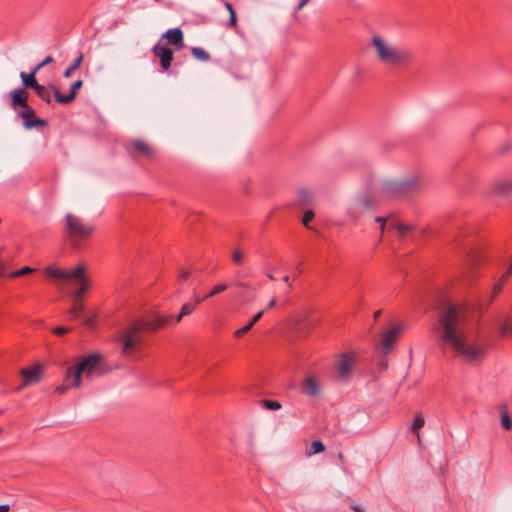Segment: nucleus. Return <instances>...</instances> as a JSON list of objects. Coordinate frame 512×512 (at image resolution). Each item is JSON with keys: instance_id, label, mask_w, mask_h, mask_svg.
<instances>
[{"instance_id": "f257e3e1", "label": "nucleus", "mask_w": 512, "mask_h": 512, "mask_svg": "<svg viewBox=\"0 0 512 512\" xmlns=\"http://www.w3.org/2000/svg\"><path fill=\"white\" fill-rule=\"evenodd\" d=\"M465 327V313L458 305L448 304L438 313L432 329L438 337V346L442 351L450 348L465 363H481L486 357L487 346L469 343Z\"/></svg>"}, {"instance_id": "f03ea898", "label": "nucleus", "mask_w": 512, "mask_h": 512, "mask_svg": "<svg viewBox=\"0 0 512 512\" xmlns=\"http://www.w3.org/2000/svg\"><path fill=\"white\" fill-rule=\"evenodd\" d=\"M202 301L203 299L198 297L192 298L181 307L177 316L155 314L148 318L133 321L116 338L121 346V354L125 357L134 356L141 349L144 333H152L163 327L179 323L183 317L192 314Z\"/></svg>"}, {"instance_id": "7ed1b4c3", "label": "nucleus", "mask_w": 512, "mask_h": 512, "mask_svg": "<svg viewBox=\"0 0 512 512\" xmlns=\"http://www.w3.org/2000/svg\"><path fill=\"white\" fill-rule=\"evenodd\" d=\"M106 372L104 358L100 353H93L84 356L76 366H69L66 369L64 381L55 388L58 394L65 393L69 388L81 386V375L87 377L101 376Z\"/></svg>"}, {"instance_id": "20e7f679", "label": "nucleus", "mask_w": 512, "mask_h": 512, "mask_svg": "<svg viewBox=\"0 0 512 512\" xmlns=\"http://www.w3.org/2000/svg\"><path fill=\"white\" fill-rule=\"evenodd\" d=\"M94 232L95 226L92 223L84 222L74 214H66L63 235L73 250H80Z\"/></svg>"}, {"instance_id": "39448f33", "label": "nucleus", "mask_w": 512, "mask_h": 512, "mask_svg": "<svg viewBox=\"0 0 512 512\" xmlns=\"http://www.w3.org/2000/svg\"><path fill=\"white\" fill-rule=\"evenodd\" d=\"M420 189L417 176H410L403 180H387L383 182L376 192L380 201L398 200L409 197Z\"/></svg>"}, {"instance_id": "423d86ee", "label": "nucleus", "mask_w": 512, "mask_h": 512, "mask_svg": "<svg viewBox=\"0 0 512 512\" xmlns=\"http://www.w3.org/2000/svg\"><path fill=\"white\" fill-rule=\"evenodd\" d=\"M11 107L18 111V116L23 120L25 129L46 127L48 122L36 116L34 108L28 104L29 93L23 88H17L10 92Z\"/></svg>"}, {"instance_id": "0eeeda50", "label": "nucleus", "mask_w": 512, "mask_h": 512, "mask_svg": "<svg viewBox=\"0 0 512 512\" xmlns=\"http://www.w3.org/2000/svg\"><path fill=\"white\" fill-rule=\"evenodd\" d=\"M372 46L376 51L377 58L384 64L397 66L410 60V54L407 51L395 48L379 35L373 36Z\"/></svg>"}, {"instance_id": "6e6552de", "label": "nucleus", "mask_w": 512, "mask_h": 512, "mask_svg": "<svg viewBox=\"0 0 512 512\" xmlns=\"http://www.w3.org/2000/svg\"><path fill=\"white\" fill-rule=\"evenodd\" d=\"M484 256L481 250L477 248L469 249L464 258L463 280L468 284L473 283L477 279V270L482 264Z\"/></svg>"}, {"instance_id": "1a4fd4ad", "label": "nucleus", "mask_w": 512, "mask_h": 512, "mask_svg": "<svg viewBox=\"0 0 512 512\" xmlns=\"http://www.w3.org/2000/svg\"><path fill=\"white\" fill-rule=\"evenodd\" d=\"M42 372L43 365L41 363H35L29 368H23L20 371L23 381L18 390L39 383L42 379Z\"/></svg>"}, {"instance_id": "9d476101", "label": "nucleus", "mask_w": 512, "mask_h": 512, "mask_svg": "<svg viewBox=\"0 0 512 512\" xmlns=\"http://www.w3.org/2000/svg\"><path fill=\"white\" fill-rule=\"evenodd\" d=\"M151 52L159 59L160 66L164 71H168L171 68L174 59L173 50L171 48L162 45L161 42L158 41L151 49Z\"/></svg>"}, {"instance_id": "9b49d317", "label": "nucleus", "mask_w": 512, "mask_h": 512, "mask_svg": "<svg viewBox=\"0 0 512 512\" xmlns=\"http://www.w3.org/2000/svg\"><path fill=\"white\" fill-rule=\"evenodd\" d=\"M83 81L76 80L70 87L69 93L64 95L62 94L58 87L54 84L50 85V88L53 90V94L55 97V101L59 104H69L73 102L76 98L78 91L82 88Z\"/></svg>"}, {"instance_id": "f8f14e48", "label": "nucleus", "mask_w": 512, "mask_h": 512, "mask_svg": "<svg viewBox=\"0 0 512 512\" xmlns=\"http://www.w3.org/2000/svg\"><path fill=\"white\" fill-rule=\"evenodd\" d=\"M164 39L166 40V44L172 46L175 51H180L185 47L184 34L180 28L167 30L161 35L159 41L161 42Z\"/></svg>"}, {"instance_id": "ddd939ff", "label": "nucleus", "mask_w": 512, "mask_h": 512, "mask_svg": "<svg viewBox=\"0 0 512 512\" xmlns=\"http://www.w3.org/2000/svg\"><path fill=\"white\" fill-rule=\"evenodd\" d=\"M129 154L132 157H136L137 155H142L147 159L154 158V150L153 148L143 140L137 139L134 140L131 145L127 148Z\"/></svg>"}, {"instance_id": "4468645a", "label": "nucleus", "mask_w": 512, "mask_h": 512, "mask_svg": "<svg viewBox=\"0 0 512 512\" xmlns=\"http://www.w3.org/2000/svg\"><path fill=\"white\" fill-rule=\"evenodd\" d=\"M354 360V353H343L340 355L337 364V372L340 378L348 379L352 371V363Z\"/></svg>"}, {"instance_id": "2eb2a0df", "label": "nucleus", "mask_w": 512, "mask_h": 512, "mask_svg": "<svg viewBox=\"0 0 512 512\" xmlns=\"http://www.w3.org/2000/svg\"><path fill=\"white\" fill-rule=\"evenodd\" d=\"M301 392L308 397H316L321 392V386L314 376H307L302 385Z\"/></svg>"}, {"instance_id": "dca6fc26", "label": "nucleus", "mask_w": 512, "mask_h": 512, "mask_svg": "<svg viewBox=\"0 0 512 512\" xmlns=\"http://www.w3.org/2000/svg\"><path fill=\"white\" fill-rule=\"evenodd\" d=\"M400 331L401 327L395 326L384 333L381 345L385 353H388L393 348Z\"/></svg>"}, {"instance_id": "f3484780", "label": "nucleus", "mask_w": 512, "mask_h": 512, "mask_svg": "<svg viewBox=\"0 0 512 512\" xmlns=\"http://www.w3.org/2000/svg\"><path fill=\"white\" fill-rule=\"evenodd\" d=\"M511 275H512V257L509 260L507 270L503 273V275L500 277L498 282H496L493 286L491 300L495 299L500 294V292L502 291L503 285L508 281V279L510 278Z\"/></svg>"}, {"instance_id": "a211bd4d", "label": "nucleus", "mask_w": 512, "mask_h": 512, "mask_svg": "<svg viewBox=\"0 0 512 512\" xmlns=\"http://www.w3.org/2000/svg\"><path fill=\"white\" fill-rule=\"evenodd\" d=\"M38 70L34 67L30 73L21 72L20 78L22 79L23 89H33L38 86V82L36 80V74Z\"/></svg>"}, {"instance_id": "6ab92c4d", "label": "nucleus", "mask_w": 512, "mask_h": 512, "mask_svg": "<svg viewBox=\"0 0 512 512\" xmlns=\"http://www.w3.org/2000/svg\"><path fill=\"white\" fill-rule=\"evenodd\" d=\"M33 271H34V269L31 268L30 266H24V267H22L19 270H16V271H13V272L7 274L6 271H5L4 265L0 263V277H6L7 276L9 278H16V277H21V276L30 274Z\"/></svg>"}, {"instance_id": "aec40b11", "label": "nucleus", "mask_w": 512, "mask_h": 512, "mask_svg": "<svg viewBox=\"0 0 512 512\" xmlns=\"http://www.w3.org/2000/svg\"><path fill=\"white\" fill-rule=\"evenodd\" d=\"M493 191L499 195H509L512 193V179L497 182L493 185Z\"/></svg>"}, {"instance_id": "412c9836", "label": "nucleus", "mask_w": 512, "mask_h": 512, "mask_svg": "<svg viewBox=\"0 0 512 512\" xmlns=\"http://www.w3.org/2000/svg\"><path fill=\"white\" fill-rule=\"evenodd\" d=\"M236 287H238L239 289H241V291L237 294V296L242 299L243 301H252L254 300L255 298V295H249L248 294V290H252V291H255L256 288H252L249 284L247 283H242V282H237L236 284Z\"/></svg>"}, {"instance_id": "4be33fe9", "label": "nucleus", "mask_w": 512, "mask_h": 512, "mask_svg": "<svg viewBox=\"0 0 512 512\" xmlns=\"http://www.w3.org/2000/svg\"><path fill=\"white\" fill-rule=\"evenodd\" d=\"M313 201L312 193L307 189H299L297 192L296 204L299 206L309 205Z\"/></svg>"}, {"instance_id": "5701e85b", "label": "nucleus", "mask_w": 512, "mask_h": 512, "mask_svg": "<svg viewBox=\"0 0 512 512\" xmlns=\"http://www.w3.org/2000/svg\"><path fill=\"white\" fill-rule=\"evenodd\" d=\"M83 60L84 54L80 52L77 58L65 69L63 76L65 78H70L73 75V73L80 68Z\"/></svg>"}, {"instance_id": "b1692460", "label": "nucleus", "mask_w": 512, "mask_h": 512, "mask_svg": "<svg viewBox=\"0 0 512 512\" xmlns=\"http://www.w3.org/2000/svg\"><path fill=\"white\" fill-rule=\"evenodd\" d=\"M84 273H85V268L83 266L79 265L75 269H73L72 271H67V278H66V280H68V279H76V280H79L81 282L83 280H86V278L84 276Z\"/></svg>"}, {"instance_id": "393cba45", "label": "nucleus", "mask_w": 512, "mask_h": 512, "mask_svg": "<svg viewBox=\"0 0 512 512\" xmlns=\"http://www.w3.org/2000/svg\"><path fill=\"white\" fill-rule=\"evenodd\" d=\"M45 274L49 277L58 279V280H66L67 278V271L60 270L53 267H47L45 269Z\"/></svg>"}, {"instance_id": "a878e982", "label": "nucleus", "mask_w": 512, "mask_h": 512, "mask_svg": "<svg viewBox=\"0 0 512 512\" xmlns=\"http://www.w3.org/2000/svg\"><path fill=\"white\" fill-rule=\"evenodd\" d=\"M425 424L424 416L422 412H417L414 416L413 423L411 426V430L417 432V438L420 439L419 429H421Z\"/></svg>"}, {"instance_id": "bb28decb", "label": "nucleus", "mask_w": 512, "mask_h": 512, "mask_svg": "<svg viewBox=\"0 0 512 512\" xmlns=\"http://www.w3.org/2000/svg\"><path fill=\"white\" fill-rule=\"evenodd\" d=\"M34 91L41 100L48 104L51 102L50 92L44 85L38 84V86L34 88Z\"/></svg>"}, {"instance_id": "cd10ccee", "label": "nucleus", "mask_w": 512, "mask_h": 512, "mask_svg": "<svg viewBox=\"0 0 512 512\" xmlns=\"http://www.w3.org/2000/svg\"><path fill=\"white\" fill-rule=\"evenodd\" d=\"M191 54L198 60L207 62L210 60V54L201 47H192Z\"/></svg>"}, {"instance_id": "c85d7f7f", "label": "nucleus", "mask_w": 512, "mask_h": 512, "mask_svg": "<svg viewBox=\"0 0 512 512\" xmlns=\"http://www.w3.org/2000/svg\"><path fill=\"white\" fill-rule=\"evenodd\" d=\"M227 288H228V285L225 284V283L217 284L202 299L205 300V299L211 298V297H213L215 295H218V294L224 292L225 290H227Z\"/></svg>"}, {"instance_id": "c756f323", "label": "nucleus", "mask_w": 512, "mask_h": 512, "mask_svg": "<svg viewBox=\"0 0 512 512\" xmlns=\"http://www.w3.org/2000/svg\"><path fill=\"white\" fill-rule=\"evenodd\" d=\"M84 312V305L76 300L73 308L70 310V315L72 318H81Z\"/></svg>"}, {"instance_id": "7c9ffc66", "label": "nucleus", "mask_w": 512, "mask_h": 512, "mask_svg": "<svg viewBox=\"0 0 512 512\" xmlns=\"http://www.w3.org/2000/svg\"><path fill=\"white\" fill-rule=\"evenodd\" d=\"M260 403L264 408L273 411H277L282 407L281 403L276 400L263 399L260 401Z\"/></svg>"}, {"instance_id": "2f4dec72", "label": "nucleus", "mask_w": 512, "mask_h": 512, "mask_svg": "<svg viewBox=\"0 0 512 512\" xmlns=\"http://www.w3.org/2000/svg\"><path fill=\"white\" fill-rule=\"evenodd\" d=\"M314 212L312 210H307L304 212L303 214V217H302V224L308 228V229H311V227L309 226V223L314 219Z\"/></svg>"}, {"instance_id": "473e14b6", "label": "nucleus", "mask_w": 512, "mask_h": 512, "mask_svg": "<svg viewBox=\"0 0 512 512\" xmlns=\"http://www.w3.org/2000/svg\"><path fill=\"white\" fill-rule=\"evenodd\" d=\"M324 450H325V446L320 440H315L311 443L310 454L321 453Z\"/></svg>"}, {"instance_id": "72a5a7b5", "label": "nucleus", "mask_w": 512, "mask_h": 512, "mask_svg": "<svg viewBox=\"0 0 512 512\" xmlns=\"http://www.w3.org/2000/svg\"><path fill=\"white\" fill-rule=\"evenodd\" d=\"M89 289V284L87 280L81 281L80 287L75 291V297L77 300H79L82 295Z\"/></svg>"}, {"instance_id": "f704fd0d", "label": "nucleus", "mask_w": 512, "mask_h": 512, "mask_svg": "<svg viewBox=\"0 0 512 512\" xmlns=\"http://www.w3.org/2000/svg\"><path fill=\"white\" fill-rule=\"evenodd\" d=\"M501 424L502 427L507 431H509L512 428V420L507 412L503 413L501 417Z\"/></svg>"}, {"instance_id": "c9c22d12", "label": "nucleus", "mask_w": 512, "mask_h": 512, "mask_svg": "<svg viewBox=\"0 0 512 512\" xmlns=\"http://www.w3.org/2000/svg\"><path fill=\"white\" fill-rule=\"evenodd\" d=\"M231 258L233 263L240 265L243 262L244 254L240 249H235Z\"/></svg>"}, {"instance_id": "e433bc0d", "label": "nucleus", "mask_w": 512, "mask_h": 512, "mask_svg": "<svg viewBox=\"0 0 512 512\" xmlns=\"http://www.w3.org/2000/svg\"><path fill=\"white\" fill-rule=\"evenodd\" d=\"M361 203H362L363 207L371 208L374 206V198L371 195H365L362 198Z\"/></svg>"}, {"instance_id": "4c0bfd02", "label": "nucleus", "mask_w": 512, "mask_h": 512, "mask_svg": "<svg viewBox=\"0 0 512 512\" xmlns=\"http://www.w3.org/2000/svg\"><path fill=\"white\" fill-rule=\"evenodd\" d=\"M190 275V270L182 268L178 274V281L185 282L190 278Z\"/></svg>"}, {"instance_id": "58836bf2", "label": "nucleus", "mask_w": 512, "mask_h": 512, "mask_svg": "<svg viewBox=\"0 0 512 512\" xmlns=\"http://www.w3.org/2000/svg\"><path fill=\"white\" fill-rule=\"evenodd\" d=\"M53 62H54V58H53L52 56L48 55V56H46V57L44 58V60H43V61H41L40 63H38V64L35 66V68H36V70H38V71H39V70H40L41 68H43L44 66H46V65H48V64H51V63H53Z\"/></svg>"}, {"instance_id": "ea45409f", "label": "nucleus", "mask_w": 512, "mask_h": 512, "mask_svg": "<svg viewBox=\"0 0 512 512\" xmlns=\"http://www.w3.org/2000/svg\"><path fill=\"white\" fill-rule=\"evenodd\" d=\"M251 329L252 328L248 324H246L245 326H243L242 328H240L234 332V337L240 338L243 335H245L246 333H248Z\"/></svg>"}, {"instance_id": "a19ab883", "label": "nucleus", "mask_w": 512, "mask_h": 512, "mask_svg": "<svg viewBox=\"0 0 512 512\" xmlns=\"http://www.w3.org/2000/svg\"><path fill=\"white\" fill-rule=\"evenodd\" d=\"M228 26L232 28L237 27V15L235 10H232V12L229 13Z\"/></svg>"}, {"instance_id": "79ce46f5", "label": "nucleus", "mask_w": 512, "mask_h": 512, "mask_svg": "<svg viewBox=\"0 0 512 512\" xmlns=\"http://www.w3.org/2000/svg\"><path fill=\"white\" fill-rule=\"evenodd\" d=\"M396 228H397L400 236L406 235L410 231V229H411V227L409 225L402 224V223L397 224Z\"/></svg>"}, {"instance_id": "37998d69", "label": "nucleus", "mask_w": 512, "mask_h": 512, "mask_svg": "<svg viewBox=\"0 0 512 512\" xmlns=\"http://www.w3.org/2000/svg\"><path fill=\"white\" fill-rule=\"evenodd\" d=\"M264 314V311H259L258 313H256L252 318L251 320L247 323L251 328H253V326L262 318Z\"/></svg>"}, {"instance_id": "c03bdc74", "label": "nucleus", "mask_w": 512, "mask_h": 512, "mask_svg": "<svg viewBox=\"0 0 512 512\" xmlns=\"http://www.w3.org/2000/svg\"><path fill=\"white\" fill-rule=\"evenodd\" d=\"M70 331L69 328L67 327H62V326H59V327H55L53 330H52V333L57 335V336H62L66 333H68Z\"/></svg>"}, {"instance_id": "a18cd8bd", "label": "nucleus", "mask_w": 512, "mask_h": 512, "mask_svg": "<svg viewBox=\"0 0 512 512\" xmlns=\"http://www.w3.org/2000/svg\"><path fill=\"white\" fill-rule=\"evenodd\" d=\"M375 221L380 224L381 233H383L386 225V218L378 216L375 218Z\"/></svg>"}, {"instance_id": "49530a36", "label": "nucleus", "mask_w": 512, "mask_h": 512, "mask_svg": "<svg viewBox=\"0 0 512 512\" xmlns=\"http://www.w3.org/2000/svg\"><path fill=\"white\" fill-rule=\"evenodd\" d=\"M349 507L354 512H364V510L360 506H358L357 504L352 503V504H350Z\"/></svg>"}, {"instance_id": "de8ad7c7", "label": "nucleus", "mask_w": 512, "mask_h": 512, "mask_svg": "<svg viewBox=\"0 0 512 512\" xmlns=\"http://www.w3.org/2000/svg\"><path fill=\"white\" fill-rule=\"evenodd\" d=\"M310 0H301L296 7V11L301 10Z\"/></svg>"}, {"instance_id": "09e8293b", "label": "nucleus", "mask_w": 512, "mask_h": 512, "mask_svg": "<svg viewBox=\"0 0 512 512\" xmlns=\"http://www.w3.org/2000/svg\"><path fill=\"white\" fill-rule=\"evenodd\" d=\"M275 305H276V298H272V299L269 301V303H268V305H267L266 309H267V310H270V309L274 308V307H275Z\"/></svg>"}, {"instance_id": "8fccbe9b", "label": "nucleus", "mask_w": 512, "mask_h": 512, "mask_svg": "<svg viewBox=\"0 0 512 512\" xmlns=\"http://www.w3.org/2000/svg\"><path fill=\"white\" fill-rule=\"evenodd\" d=\"M84 324H85L87 327L92 328V327L94 326L93 319H92V318H87V319H85Z\"/></svg>"}, {"instance_id": "3c124183", "label": "nucleus", "mask_w": 512, "mask_h": 512, "mask_svg": "<svg viewBox=\"0 0 512 512\" xmlns=\"http://www.w3.org/2000/svg\"><path fill=\"white\" fill-rule=\"evenodd\" d=\"M224 6L228 10L229 13L232 12V10H235L233 5L230 2H225Z\"/></svg>"}, {"instance_id": "603ef678", "label": "nucleus", "mask_w": 512, "mask_h": 512, "mask_svg": "<svg viewBox=\"0 0 512 512\" xmlns=\"http://www.w3.org/2000/svg\"><path fill=\"white\" fill-rule=\"evenodd\" d=\"M10 510V506L8 504L0 505V512H8Z\"/></svg>"}, {"instance_id": "864d4df0", "label": "nucleus", "mask_w": 512, "mask_h": 512, "mask_svg": "<svg viewBox=\"0 0 512 512\" xmlns=\"http://www.w3.org/2000/svg\"><path fill=\"white\" fill-rule=\"evenodd\" d=\"M289 279H290V278H289V276H288V275H285V276L283 277V281H284L285 283H287V284H288L289 289H291V288H292V284L289 282Z\"/></svg>"}, {"instance_id": "5fc2aeb1", "label": "nucleus", "mask_w": 512, "mask_h": 512, "mask_svg": "<svg viewBox=\"0 0 512 512\" xmlns=\"http://www.w3.org/2000/svg\"><path fill=\"white\" fill-rule=\"evenodd\" d=\"M381 315V310H377L374 312V318L377 319Z\"/></svg>"}, {"instance_id": "6e6d98bb", "label": "nucleus", "mask_w": 512, "mask_h": 512, "mask_svg": "<svg viewBox=\"0 0 512 512\" xmlns=\"http://www.w3.org/2000/svg\"><path fill=\"white\" fill-rule=\"evenodd\" d=\"M267 277H268L270 280H274V279H275V278H274V276H273L271 273H268V274H267Z\"/></svg>"}, {"instance_id": "4d7b16f0", "label": "nucleus", "mask_w": 512, "mask_h": 512, "mask_svg": "<svg viewBox=\"0 0 512 512\" xmlns=\"http://www.w3.org/2000/svg\"><path fill=\"white\" fill-rule=\"evenodd\" d=\"M297 271H298V273H302L301 264L298 265Z\"/></svg>"}, {"instance_id": "13d9d810", "label": "nucleus", "mask_w": 512, "mask_h": 512, "mask_svg": "<svg viewBox=\"0 0 512 512\" xmlns=\"http://www.w3.org/2000/svg\"><path fill=\"white\" fill-rule=\"evenodd\" d=\"M339 459H341V460L343 459V454L342 453L339 454Z\"/></svg>"}, {"instance_id": "bf43d9fd", "label": "nucleus", "mask_w": 512, "mask_h": 512, "mask_svg": "<svg viewBox=\"0 0 512 512\" xmlns=\"http://www.w3.org/2000/svg\"><path fill=\"white\" fill-rule=\"evenodd\" d=\"M2 432V429L0 428V433Z\"/></svg>"}]
</instances>
